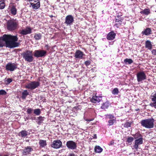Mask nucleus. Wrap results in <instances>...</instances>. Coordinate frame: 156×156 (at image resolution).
Here are the masks:
<instances>
[{
	"label": "nucleus",
	"instance_id": "1",
	"mask_svg": "<svg viewBox=\"0 0 156 156\" xmlns=\"http://www.w3.org/2000/svg\"><path fill=\"white\" fill-rule=\"evenodd\" d=\"M18 40L17 36L4 34L0 37V47L5 46L10 48L18 47L20 43L16 42Z\"/></svg>",
	"mask_w": 156,
	"mask_h": 156
},
{
	"label": "nucleus",
	"instance_id": "2",
	"mask_svg": "<svg viewBox=\"0 0 156 156\" xmlns=\"http://www.w3.org/2000/svg\"><path fill=\"white\" fill-rule=\"evenodd\" d=\"M18 24V21L16 19H12L9 20L7 22V29L10 31L14 30L17 28Z\"/></svg>",
	"mask_w": 156,
	"mask_h": 156
},
{
	"label": "nucleus",
	"instance_id": "3",
	"mask_svg": "<svg viewBox=\"0 0 156 156\" xmlns=\"http://www.w3.org/2000/svg\"><path fill=\"white\" fill-rule=\"evenodd\" d=\"M154 121L153 119H148L142 120L140 123L143 127L148 129L152 128L154 126Z\"/></svg>",
	"mask_w": 156,
	"mask_h": 156
},
{
	"label": "nucleus",
	"instance_id": "4",
	"mask_svg": "<svg viewBox=\"0 0 156 156\" xmlns=\"http://www.w3.org/2000/svg\"><path fill=\"white\" fill-rule=\"evenodd\" d=\"M22 55L25 60L28 62H32L34 59L32 51H27L22 53Z\"/></svg>",
	"mask_w": 156,
	"mask_h": 156
},
{
	"label": "nucleus",
	"instance_id": "5",
	"mask_svg": "<svg viewBox=\"0 0 156 156\" xmlns=\"http://www.w3.org/2000/svg\"><path fill=\"white\" fill-rule=\"evenodd\" d=\"M47 53L46 51L41 49L36 50L34 52V56L37 58L44 57L46 55Z\"/></svg>",
	"mask_w": 156,
	"mask_h": 156
},
{
	"label": "nucleus",
	"instance_id": "6",
	"mask_svg": "<svg viewBox=\"0 0 156 156\" xmlns=\"http://www.w3.org/2000/svg\"><path fill=\"white\" fill-rule=\"evenodd\" d=\"M40 83L37 81H33L27 84L25 86V87L31 90H34L39 86Z\"/></svg>",
	"mask_w": 156,
	"mask_h": 156
},
{
	"label": "nucleus",
	"instance_id": "7",
	"mask_svg": "<svg viewBox=\"0 0 156 156\" xmlns=\"http://www.w3.org/2000/svg\"><path fill=\"white\" fill-rule=\"evenodd\" d=\"M137 81L140 82L146 79L147 76L144 72L142 71L138 72L136 75Z\"/></svg>",
	"mask_w": 156,
	"mask_h": 156
},
{
	"label": "nucleus",
	"instance_id": "8",
	"mask_svg": "<svg viewBox=\"0 0 156 156\" xmlns=\"http://www.w3.org/2000/svg\"><path fill=\"white\" fill-rule=\"evenodd\" d=\"M17 68V65L14 63L9 62L6 65L5 69L7 71H13Z\"/></svg>",
	"mask_w": 156,
	"mask_h": 156
},
{
	"label": "nucleus",
	"instance_id": "9",
	"mask_svg": "<svg viewBox=\"0 0 156 156\" xmlns=\"http://www.w3.org/2000/svg\"><path fill=\"white\" fill-rule=\"evenodd\" d=\"M29 1L31 2L30 4L32 8L35 9H37L40 7V4L39 0H28Z\"/></svg>",
	"mask_w": 156,
	"mask_h": 156
},
{
	"label": "nucleus",
	"instance_id": "10",
	"mask_svg": "<svg viewBox=\"0 0 156 156\" xmlns=\"http://www.w3.org/2000/svg\"><path fill=\"white\" fill-rule=\"evenodd\" d=\"M143 143V138L140 137L138 139H136L135 141V144L133 146V149L137 150L139 148V145Z\"/></svg>",
	"mask_w": 156,
	"mask_h": 156
},
{
	"label": "nucleus",
	"instance_id": "11",
	"mask_svg": "<svg viewBox=\"0 0 156 156\" xmlns=\"http://www.w3.org/2000/svg\"><path fill=\"white\" fill-rule=\"evenodd\" d=\"M62 145L61 141L59 140H57L53 141L51 144V146L54 148L58 149Z\"/></svg>",
	"mask_w": 156,
	"mask_h": 156
},
{
	"label": "nucleus",
	"instance_id": "12",
	"mask_svg": "<svg viewBox=\"0 0 156 156\" xmlns=\"http://www.w3.org/2000/svg\"><path fill=\"white\" fill-rule=\"evenodd\" d=\"M66 145L68 148L72 150L75 149L77 147L76 143L71 140L67 141Z\"/></svg>",
	"mask_w": 156,
	"mask_h": 156
},
{
	"label": "nucleus",
	"instance_id": "13",
	"mask_svg": "<svg viewBox=\"0 0 156 156\" xmlns=\"http://www.w3.org/2000/svg\"><path fill=\"white\" fill-rule=\"evenodd\" d=\"M74 20L73 17L71 15H69L66 17L65 23L68 25H70L72 24Z\"/></svg>",
	"mask_w": 156,
	"mask_h": 156
},
{
	"label": "nucleus",
	"instance_id": "14",
	"mask_svg": "<svg viewBox=\"0 0 156 156\" xmlns=\"http://www.w3.org/2000/svg\"><path fill=\"white\" fill-rule=\"evenodd\" d=\"M32 29L29 27H27L25 29L20 30H19L20 34L24 35H27L31 33Z\"/></svg>",
	"mask_w": 156,
	"mask_h": 156
},
{
	"label": "nucleus",
	"instance_id": "15",
	"mask_svg": "<svg viewBox=\"0 0 156 156\" xmlns=\"http://www.w3.org/2000/svg\"><path fill=\"white\" fill-rule=\"evenodd\" d=\"M151 98L152 102L150 104V105L156 109V93L151 96Z\"/></svg>",
	"mask_w": 156,
	"mask_h": 156
},
{
	"label": "nucleus",
	"instance_id": "16",
	"mask_svg": "<svg viewBox=\"0 0 156 156\" xmlns=\"http://www.w3.org/2000/svg\"><path fill=\"white\" fill-rule=\"evenodd\" d=\"M101 98L102 97L101 96H93L90 99V101L92 103H98L101 101Z\"/></svg>",
	"mask_w": 156,
	"mask_h": 156
},
{
	"label": "nucleus",
	"instance_id": "17",
	"mask_svg": "<svg viewBox=\"0 0 156 156\" xmlns=\"http://www.w3.org/2000/svg\"><path fill=\"white\" fill-rule=\"evenodd\" d=\"M84 55L83 52L80 50H77L75 53L74 56L76 58L82 59Z\"/></svg>",
	"mask_w": 156,
	"mask_h": 156
},
{
	"label": "nucleus",
	"instance_id": "18",
	"mask_svg": "<svg viewBox=\"0 0 156 156\" xmlns=\"http://www.w3.org/2000/svg\"><path fill=\"white\" fill-rule=\"evenodd\" d=\"M116 35V34L114 31H111L108 34L107 38L108 40H112L115 39Z\"/></svg>",
	"mask_w": 156,
	"mask_h": 156
},
{
	"label": "nucleus",
	"instance_id": "19",
	"mask_svg": "<svg viewBox=\"0 0 156 156\" xmlns=\"http://www.w3.org/2000/svg\"><path fill=\"white\" fill-rule=\"evenodd\" d=\"M33 149L30 147H25L23 150V155H27L30 154Z\"/></svg>",
	"mask_w": 156,
	"mask_h": 156
},
{
	"label": "nucleus",
	"instance_id": "20",
	"mask_svg": "<svg viewBox=\"0 0 156 156\" xmlns=\"http://www.w3.org/2000/svg\"><path fill=\"white\" fill-rule=\"evenodd\" d=\"M152 31L151 28H146L142 32L141 34L146 36H149L151 34Z\"/></svg>",
	"mask_w": 156,
	"mask_h": 156
},
{
	"label": "nucleus",
	"instance_id": "21",
	"mask_svg": "<svg viewBox=\"0 0 156 156\" xmlns=\"http://www.w3.org/2000/svg\"><path fill=\"white\" fill-rule=\"evenodd\" d=\"M28 132L26 130H22L19 133V136H21L22 138H24L26 137L28 135Z\"/></svg>",
	"mask_w": 156,
	"mask_h": 156
},
{
	"label": "nucleus",
	"instance_id": "22",
	"mask_svg": "<svg viewBox=\"0 0 156 156\" xmlns=\"http://www.w3.org/2000/svg\"><path fill=\"white\" fill-rule=\"evenodd\" d=\"M145 47L149 50H151L152 48V44L151 42L149 40H147L145 43Z\"/></svg>",
	"mask_w": 156,
	"mask_h": 156
},
{
	"label": "nucleus",
	"instance_id": "23",
	"mask_svg": "<svg viewBox=\"0 0 156 156\" xmlns=\"http://www.w3.org/2000/svg\"><path fill=\"white\" fill-rule=\"evenodd\" d=\"M39 144L41 147H44L47 145L46 141L45 140H39Z\"/></svg>",
	"mask_w": 156,
	"mask_h": 156
},
{
	"label": "nucleus",
	"instance_id": "24",
	"mask_svg": "<svg viewBox=\"0 0 156 156\" xmlns=\"http://www.w3.org/2000/svg\"><path fill=\"white\" fill-rule=\"evenodd\" d=\"M11 13L13 15H16L17 13V10L14 5H12L10 9Z\"/></svg>",
	"mask_w": 156,
	"mask_h": 156
},
{
	"label": "nucleus",
	"instance_id": "25",
	"mask_svg": "<svg viewBox=\"0 0 156 156\" xmlns=\"http://www.w3.org/2000/svg\"><path fill=\"white\" fill-rule=\"evenodd\" d=\"M94 150L96 153H100L102 151L103 149L99 146H96L95 147Z\"/></svg>",
	"mask_w": 156,
	"mask_h": 156
},
{
	"label": "nucleus",
	"instance_id": "26",
	"mask_svg": "<svg viewBox=\"0 0 156 156\" xmlns=\"http://www.w3.org/2000/svg\"><path fill=\"white\" fill-rule=\"evenodd\" d=\"M29 94V93L26 90H24L22 94V98L23 99H25L27 95Z\"/></svg>",
	"mask_w": 156,
	"mask_h": 156
},
{
	"label": "nucleus",
	"instance_id": "27",
	"mask_svg": "<svg viewBox=\"0 0 156 156\" xmlns=\"http://www.w3.org/2000/svg\"><path fill=\"white\" fill-rule=\"evenodd\" d=\"M34 37L36 40H40L41 38L42 35L40 33L35 34L34 35Z\"/></svg>",
	"mask_w": 156,
	"mask_h": 156
},
{
	"label": "nucleus",
	"instance_id": "28",
	"mask_svg": "<svg viewBox=\"0 0 156 156\" xmlns=\"http://www.w3.org/2000/svg\"><path fill=\"white\" fill-rule=\"evenodd\" d=\"M109 104L108 102H106L103 104L101 107V108L102 109H105L109 107Z\"/></svg>",
	"mask_w": 156,
	"mask_h": 156
},
{
	"label": "nucleus",
	"instance_id": "29",
	"mask_svg": "<svg viewBox=\"0 0 156 156\" xmlns=\"http://www.w3.org/2000/svg\"><path fill=\"white\" fill-rule=\"evenodd\" d=\"M124 62L126 64H130L133 62V61L131 59L126 58L124 60Z\"/></svg>",
	"mask_w": 156,
	"mask_h": 156
},
{
	"label": "nucleus",
	"instance_id": "30",
	"mask_svg": "<svg viewBox=\"0 0 156 156\" xmlns=\"http://www.w3.org/2000/svg\"><path fill=\"white\" fill-rule=\"evenodd\" d=\"M5 6V3L4 0H0V9H4Z\"/></svg>",
	"mask_w": 156,
	"mask_h": 156
},
{
	"label": "nucleus",
	"instance_id": "31",
	"mask_svg": "<svg viewBox=\"0 0 156 156\" xmlns=\"http://www.w3.org/2000/svg\"><path fill=\"white\" fill-rule=\"evenodd\" d=\"M141 14H144L145 15H148L150 13V10L148 9H145L144 10L141 11Z\"/></svg>",
	"mask_w": 156,
	"mask_h": 156
},
{
	"label": "nucleus",
	"instance_id": "32",
	"mask_svg": "<svg viewBox=\"0 0 156 156\" xmlns=\"http://www.w3.org/2000/svg\"><path fill=\"white\" fill-rule=\"evenodd\" d=\"M34 113L37 115H39L41 113V110L39 108L36 109L34 110Z\"/></svg>",
	"mask_w": 156,
	"mask_h": 156
},
{
	"label": "nucleus",
	"instance_id": "33",
	"mask_svg": "<svg viewBox=\"0 0 156 156\" xmlns=\"http://www.w3.org/2000/svg\"><path fill=\"white\" fill-rule=\"evenodd\" d=\"M106 118L111 119H115L113 115L111 114H108L106 115Z\"/></svg>",
	"mask_w": 156,
	"mask_h": 156
},
{
	"label": "nucleus",
	"instance_id": "34",
	"mask_svg": "<svg viewBox=\"0 0 156 156\" xmlns=\"http://www.w3.org/2000/svg\"><path fill=\"white\" fill-rule=\"evenodd\" d=\"M119 92V90L117 88H114L112 91V93L114 95H117Z\"/></svg>",
	"mask_w": 156,
	"mask_h": 156
},
{
	"label": "nucleus",
	"instance_id": "35",
	"mask_svg": "<svg viewBox=\"0 0 156 156\" xmlns=\"http://www.w3.org/2000/svg\"><path fill=\"white\" fill-rule=\"evenodd\" d=\"M134 138L136 139H138L140 137H142V136L140 133H136L134 136Z\"/></svg>",
	"mask_w": 156,
	"mask_h": 156
},
{
	"label": "nucleus",
	"instance_id": "36",
	"mask_svg": "<svg viewBox=\"0 0 156 156\" xmlns=\"http://www.w3.org/2000/svg\"><path fill=\"white\" fill-rule=\"evenodd\" d=\"M131 122H127L124 124V126L125 127L128 128L131 126Z\"/></svg>",
	"mask_w": 156,
	"mask_h": 156
},
{
	"label": "nucleus",
	"instance_id": "37",
	"mask_svg": "<svg viewBox=\"0 0 156 156\" xmlns=\"http://www.w3.org/2000/svg\"><path fill=\"white\" fill-rule=\"evenodd\" d=\"M115 121V119H111V120H110L108 121V125L109 126H112V125L114 122Z\"/></svg>",
	"mask_w": 156,
	"mask_h": 156
},
{
	"label": "nucleus",
	"instance_id": "38",
	"mask_svg": "<svg viewBox=\"0 0 156 156\" xmlns=\"http://www.w3.org/2000/svg\"><path fill=\"white\" fill-rule=\"evenodd\" d=\"M133 140V138L132 137H129L127 139V142L128 143L132 142Z\"/></svg>",
	"mask_w": 156,
	"mask_h": 156
},
{
	"label": "nucleus",
	"instance_id": "39",
	"mask_svg": "<svg viewBox=\"0 0 156 156\" xmlns=\"http://www.w3.org/2000/svg\"><path fill=\"white\" fill-rule=\"evenodd\" d=\"M12 80L11 78H8L5 81L6 84H9L12 81Z\"/></svg>",
	"mask_w": 156,
	"mask_h": 156
},
{
	"label": "nucleus",
	"instance_id": "40",
	"mask_svg": "<svg viewBox=\"0 0 156 156\" xmlns=\"http://www.w3.org/2000/svg\"><path fill=\"white\" fill-rule=\"evenodd\" d=\"M6 94V92L4 90H0V95H5Z\"/></svg>",
	"mask_w": 156,
	"mask_h": 156
},
{
	"label": "nucleus",
	"instance_id": "41",
	"mask_svg": "<svg viewBox=\"0 0 156 156\" xmlns=\"http://www.w3.org/2000/svg\"><path fill=\"white\" fill-rule=\"evenodd\" d=\"M33 109L31 108H28L27 110V113L28 114H30L32 113Z\"/></svg>",
	"mask_w": 156,
	"mask_h": 156
},
{
	"label": "nucleus",
	"instance_id": "42",
	"mask_svg": "<svg viewBox=\"0 0 156 156\" xmlns=\"http://www.w3.org/2000/svg\"><path fill=\"white\" fill-rule=\"evenodd\" d=\"M122 23V21H120L119 22H117L115 24V26L117 28H118L119 27V26L121 25V24Z\"/></svg>",
	"mask_w": 156,
	"mask_h": 156
},
{
	"label": "nucleus",
	"instance_id": "43",
	"mask_svg": "<svg viewBox=\"0 0 156 156\" xmlns=\"http://www.w3.org/2000/svg\"><path fill=\"white\" fill-rule=\"evenodd\" d=\"M90 64V62L89 61H87L85 62V64L87 66L89 65Z\"/></svg>",
	"mask_w": 156,
	"mask_h": 156
},
{
	"label": "nucleus",
	"instance_id": "44",
	"mask_svg": "<svg viewBox=\"0 0 156 156\" xmlns=\"http://www.w3.org/2000/svg\"><path fill=\"white\" fill-rule=\"evenodd\" d=\"M40 121H42L44 120V117H42L41 116H39L38 118Z\"/></svg>",
	"mask_w": 156,
	"mask_h": 156
},
{
	"label": "nucleus",
	"instance_id": "45",
	"mask_svg": "<svg viewBox=\"0 0 156 156\" xmlns=\"http://www.w3.org/2000/svg\"><path fill=\"white\" fill-rule=\"evenodd\" d=\"M152 54L154 55H156V49H153L151 51Z\"/></svg>",
	"mask_w": 156,
	"mask_h": 156
},
{
	"label": "nucleus",
	"instance_id": "46",
	"mask_svg": "<svg viewBox=\"0 0 156 156\" xmlns=\"http://www.w3.org/2000/svg\"><path fill=\"white\" fill-rule=\"evenodd\" d=\"M122 19L121 18H119V19H116L115 21L116 22H119L120 21H121Z\"/></svg>",
	"mask_w": 156,
	"mask_h": 156
},
{
	"label": "nucleus",
	"instance_id": "47",
	"mask_svg": "<svg viewBox=\"0 0 156 156\" xmlns=\"http://www.w3.org/2000/svg\"><path fill=\"white\" fill-rule=\"evenodd\" d=\"M93 138L94 139H96L97 138V135L96 134H94L93 135V136H92Z\"/></svg>",
	"mask_w": 156,
	"mask_h": 156
},
{
	"label": "nucleus",
	"instance_id": "48",
	"mask_svg": "<svg viewBox=\"0 0 156 156\" xmlns=\"http://www.w3.org/2000/svg\"><path fill=\"white\" fill-rule=\"evenodd\" d=\"M68 156H74V154H73L70 153L69 154Z\"/></svg>",
	"mask_w": 156,
	"mask_h": 156
},
{
	"label": "nucleus",
	"instance_id": "49",
	"mask_svg": "<svg viewBox=\"0 0 156 156\" xmlns=\"http://www.w3.org/2000/svg\"><path fill=\"white\" fill-rule=\"evenodd\" d=\"M114 143V141H112L110 142V145H112Z\"/></svg>",
	"mask_w": 156,
	"mask_h": 156
},
{
	"label": "nucleus",
	"instance_id": "50",
	"mask_svg": "<svg viewBox=\"0 0 156 156\" xmlns=\"http://www.w3.org/2000/svg\"><path fill=\"white\" fill-rule=\"evenodd\" d=\"M45 47H46L47 48V50H48L49 49V48L48 45H46L45 46Z\"/></svg>",
	"mask_w": 156,
	"mask_h": 156
},
{
	"label": "nucleus",
	"instance_id": "51",
	"mask_svg": "<svg viewBox=\"0 0 156 156\" xmlns=\"http://www.w3.org/2000/svg\"><path fill=\"white\" fill-rule=\"evenodd\" d=\"M85 120L87 121H92V120L91 119H85Z\"/></svg>",
	"mask_w": 156,
	"mask_h": 156
},
{
	"label": "nucleus",
	"instance_id": "52",
	"mask_svg": "<svg viewBox=\"0 0 156 156\" xmlns=\"http://www.w3.org/2000/svg\"><path fill=\"white\" fill-rule=\"evenodd\" d=\"M1 156H9V155H7L5 154V155H2Z\"/></svg>",
	"mask_w": 156,
	"mask_h": 156
},
{
	"label": "nucleus",
	"instance_id": "53",
	"mask_svg": "<svg viewBox=\"0 0 156 156\" xmlns=\"http://www.w3.org/2000/svg\"><path fill=\"white\" fill-rule=\"evenodd\" d=\"M50 16L51 17H53V16L52 15H51Z\"/></svg>",
	"mask_w": 156,
	"mask_h": 156
}]
</instances>
